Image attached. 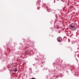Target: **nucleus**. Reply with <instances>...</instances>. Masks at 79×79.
Returning <instances> with one entry per match:
<instances>
[{
	"label": "nucleus",
	"instance_id": "obj_1",
	"mask_svg": "<svg viewBox=\"0 0 79 79\" xmlns=\"http://www.w3.org/2000/svg\"><path fill=\"white\" fill-rule=\"evenodd\" d=\"M70 27L72 29H74L76 27L75 26V24H74L70 25Z\"/></svg>",
	"mask_w": 79,
	"mask_h": 79
},
{
	"label": "nucleus",
	"instance_id": "obj_2",
	"mask_svg": "<svg viewBox=\"0 0 79 79\" xmlns=\"http://www.w3.org/2000/svg\"><path fill=\"white\" fill-rule=\"evenodd\" d=\"M57 40L58 42H61L62 41V38L61 37H58L57 39Z\"/></svg>",
	"mask_w": 79,
	"mask_h": 79
},
{
	"label": "nucleus",
	"instance_id": "obj_3",
	"mask_svg": "<svg viewBox=\"0 0 79 79\" xmlns=\"http://www.w3.org/2000/svg\"><path fill=\"white\" fill-rule=\"evenodd\" d=\"M15 72H16V71H17V69H15Z\"/></svg>",
	"mask_w": 79,
	"mask_h": 79
},
{
	"label": "nucleus",
	"instance_id": "obj_4",
	"mask_svg": "<svg viewBox=\"0 0 79 79\" xmlns=\"http://www.w3.org/2000/svg\"><path fill=\"white\" fill-rule=\"evenodd\" d=\"M63 0V2H64V0Z\"/></svg>",
	"mask_w": 79,
	"mask_h": 79
}]
</instances>
